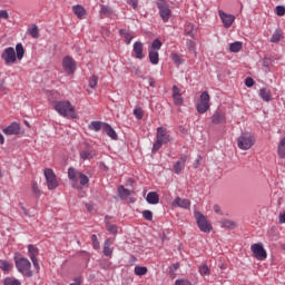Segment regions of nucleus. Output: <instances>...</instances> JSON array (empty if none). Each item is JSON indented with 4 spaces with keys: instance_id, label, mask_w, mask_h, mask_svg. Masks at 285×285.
<instances>
[{
    "instance_id": "obj_61",
    "label": "nucleus",
    "mask_w": 285,
    "mask_h": 285,
    "mask_svg": "<svg viewBox=\"0 0 285 285\" xmlns=\"http://www.w3.org/2000/svg\"><path fill=\"white\" fill-rule=\"evenodd\" d=\"M214 212L217 213V215H222V207H219V205H214Z\"/></svg>"
},
{
    "instance_id": "obj_15",
    "label": "nucleus",
    "mask_w": 285,
    "mask_h": 285,
    "mask_svg": "<svg viewBox=\"0 0 285 285\" xmlns=\"http://www.w3.org/2000/svg\"><path fill=\"white\" fill-rule=\"evenodd\" d=\"M79 155L82 161L90 160L94 159V157H97V153L92 147H87L86 149L80 150Z\"/></svg>"
},
{
    "instance_id": "obj_63",
    "label": "nucleus",
    "mask_w": 285,
    "mask_h": 285,
    "mask_svg": "<svg viewBox=\"0 0 285 285\" xmlns=\"http://www.w3.org/2000/svg\"><path fill=\"white\" fill-rule=\"evenodd\" d=\"M169 268H173L174 272L179 271V263L173 264Z\"/></svg>"
},
{
    "instance_id": "obj_24",
    "label": "nucleus",
    "mask_w": 285,
    "mask_h": 285,
    "mask_svg": "<svg viewBox=\"0 0 285 285\" xmlns=\"http://www.w3.org/2000/svg\"><path fill=\"white\" fill-rule=\"evenodd\" d=\"M110 246H112V240L107 238L104 243V250H102L105 257H110L112 255V249L110 248Z\"/></svg>"
},
{
    "instance_id": "obj_40",
    "label": "nucleus",
    "mask_w": 285,
    "mask_h": 285,
    "mask_svg": "<svg viewBox=\"0 0 285 285\" xmlns=\"http://www.w3.org/2000/svg\"><path fill=\"white\" fill-rule=\"evenodd\" d=\"M91 242H92V248H95V250H99V248H101L99 244V239L97 238L96 234L91 235Z\"/></svg>"
},
{
    "instance_id": "obj_5",
    "label": "nucleus",
    "mask_w": 285,
    "mask_h": 285,
    "mask_svg": "<svg viewBox=\"0 0 285 285\" xmlns=\"http://www.w3.org/2000/svg\"><path fill=\"white\" fill-rule=\"evenodd\" d=\"M198 115H204L210 110V95L208 91H203L199 97V101L196 105Z\"/></svg>"
},
{
    "instance_id": "obj_64",
    "label": "nucleus",
    "mask_w": 285,
    "mask_h": 285,
    "mask_svg": "<svg viewBox=\"0 0 285 285\" xmlns=\"http://www.w3.org/2000/svg\"><path fill=\"white\" fill-rule=\"evenodd\" d=\"M149 86H150L151 88H155L156 82H155V79H154V78H149Z\"/></svg>"
},
{
    "instance_id": "obj_8",
    "label": "nucleus",
    "mask_w": 285,
    "mask_h": 285,
    "mask_svg": "<svg viewBox=\"0 0 285 285\" xmlns=\"http://www.w3.org/2000/svg\"><path fill=\"white\" fill-rule=\"evenodd\" d=\"M1 59L7 66H12V63H17V52L14 51V48H6L1 55Z\"/></svg>"
},
{
    "instance_id": "obj_16",
    "label": "nucleus",
    "mask_w": 285,
    "mask_h": 285,
    "mask_svg": "<svg viewBox=\"0 0 285 285\" xmlns=\"http://www.w3.org/2000/svg\"><path fill=\"white\" fill-rule=\"evenodd\" d=\"M188 159V156L183 155L178 161H176V164L174 165V173H176V175H180L181 171L184 170V168L186 167V161Z\"/></svg>"
},
{
    "instance_id": "obj_17",
    "label": "nucleus",
    "mask_w": 285,
    "mask_h": 285,
    "mask_svg": "<svg viewBox=\"0 0 285 285\" xmlns=\"http://www.w3.org/2000/svg\"><path fill=\"white\" fill-rule=\"evenodd\" d=\"M134 55L136 59H144L146 56L144 55V42L136 41L134 43Z\"/></svg>"
},
{
    "instance_id": "obj_14",
    "label": "nucleus",
    "mask_w": 285,
    "mask_h": 285,
    "mask_svg": "<svg viewBox=\"0 0 285 285\" xmlns=\"http://www.w3.org/2000/svg\"><path fill=\"white\" fill-rule=\"evenodd\" d=\"M4 135H20L21 134V125L18 122H11L8 127L2 129Z\"/></svg>"
},
{
    "instance_id": "obj_39",
    "label": "nucleus",
    "mask_w": 285,
    "mask_h": 285,
    "mask_svg": "<svg viewBox=\"0 0 285 285\" xmlns=\"http://www.w3.org/2000/svg\"><path fill=\"white\" fill-rule=\"evenodd\" d=\"M282 39V33L279 32V30H276L272 38H271V41L272 43H279V40Z\"/></svg>"
},
{
    "instance_id": "obj_27",
    "label": "nucleus",
    "mask_w": 285,
    "mask_h": 285,
    "mask_svg": "<svg viewBox=\"0 0 285 285\" xmlns=\"http://www.w3.org/2000/svg\"><path fill=\"white\" fill-rule=\"evenodd\" d=\"M23 55H26V49L23 48L22 43H18L16 46V59L21 61V59H23Z\"/></svg>"
},
{
    "instance_id": "obj_35",
    "label": "nucleus",
    "mask_w": 285,
    "mask_h": 285,
    "mask_svg": "<svg viewBox=\"0 0 285 285\" xmlns=\"http://www.w3.org/2000/svg\"><path fill=\"white\" fill-rule=\"evenodd\" d=\"M134 271H135V275H138L140 277L142 275H146V273H148V268L145 266H136Z\"/></svg>"
},
{
    "instance_id": "obj_44",
    "label": "nucleus",
    "mask_w": 285,
    "mask_h": 285,
    "mask_svg": "<svg viewBox=\"0 0 285 285\" xmlns=\"http://www.w3.org/2000/svg\"><path fill=\"white\" fill-rule=\"evenodd\" d=\"M119 32L120 35H125V41L127 46H130V42L132 41V37L130 36V33L126 32V30L124 29H120Z\"/></svg>"
},
{
    "instance_id": "obj_51",
    "label": "nucleus",
    "mask_w": 285,
    "mask_h": 285,
    "mask_svg": "<svg viewBox=\"0 0 285 285\" xmlns=\"http://www.w3.org/2000/svg\"><path fill=\"white\" fill-rule=\"evenodd\" d=\"M107 230L109 232V233H111L112 235H117V225H110V224H108L107 225Z\"/></svg>"
},
{
    "instance_id": "obj_3",
    "label": "nucleus",
    "mask_w": 285,
    "mask_h": 285,
    "mask_svg": "<svg viewBox=\"0 0 285 285\" xmlns=\"http://www.w3.org/2000/svg\"><path fill=\"white\" fill-rule=\"evenodd\" d=\"M237 146L240 150H250L255 146V135L244 131L237 138Z\"/></svg>"
},
{
    "instance_id": "obj_46",
    "label": "nucleus",
    "mask_w": 285,
    "mask_h": 285,
    "mask_svg": "<svg viewBox=\"0 0 285 285\" xmlns=\"http://www.w3.org/2000/svg\"><path fill=\"white\" fill-rule=\"evenodd\" d=\"M173 99L176 106H184V98L181 97V94L177 96H173Z\"/></svg>"
},
{
    "instance_id": "obj_19",
    "label": "nucleus",
    "mask_w": 285,
    "mask_h": 285,
    "mask_svg": "<svg viewBox=\"0 0 285 285\" xmlns=\"http://www.w3.org/2000/svg\"><path fill=\"white\" fill-rule=\"evenodd\" d=\"M107 122L102 121H91L88 126L89 130H94L95 132H99V130H102L106 128Z\"/></svg>"
},
{
    "instance_id": "obj_26",
    "label": "nucleus",
    "mask_w": 285,
    "mask_h": 285,
    "mask_svg": "<svg viewBox=\"0 0 285 285\" xmlns=\"http://www.w3.org/2000/svg\"><path fill=\"white\" fill-rule=\"evenodd\" d=\"M28 254L30 259H37L39 257V248L35 245H28Z\"/></svg>"
},
{
    "instance_id": "obj_62",
    "label": "nucleus",
    "mask_w": 285,
    "mask_h": 285,
    "mask_svg": "<svg viewBox=\"0 0 285 285\" xmlns=\"http://www.w3.org/2000/svg\"><path fill=\"white\" fill-rule=\"evenodd\" d=\"M81 277H76L75 283H70L69 285H81Z\"/></svg>"
},
{
    "instance_id": "obj_54",
    "label": "nucleus",
    "mask_w": 285,
    "mask_h": 285,
    "mask_svg": "<svg viewBox=\"0 0 285 285\" xmlns=\"http://www.w3.org/2000/svg\"><path fill=\"white\" fill-rule=\"evenodd\" d=\"M127 3H128L129 6H131V8H132L134 10H137V8H138V6H139V1H137V0H127Z\"/></svg>"
},
{
    "instance_id": "obj_50",
    "label": "nucleus",
    "mask_w": 285,
    "mask_h": 285,
    "mask_svg": "<svg viewBox=\"0 0 285 285\" xmlns=\"http://www.w3.org/2000/svg\"><path fill=\"white\" fill-rule=\"evenodd\" d=\"M186 47L188 48L189 52H195V41L187 40Z\"/></svg>"
},
{
    "instance_id": "obj_20",
    "label": "nucleus",
    "mask_w": 285,
    "mask_h": 285,
    "mask_svg": "<svg viewBox=\"0 0 285 285\" xmlns=\"http://www.w3.org/2000/svg\"><path fill=\"white\" fill-rule=\"evenodd\" d=\"M102 132H106L107 136H109L114 141H117V139H119L117 131H115L112 126H110L108 122L107 125H105V129L102 130Z\"/></svg>"
},
{
    "instance_id": "obj_31",
    "label": "nucleus",
    "mask_w": 285,
    "mask_h": 285,
    "mask_svg": "<svg viewBox=\"0 0 285 285\" xmlns=\"http://www.w3.org/2000/svg\"><path fill=\"white\" fill-rule=\"evenodd\" d=\"M244 48V43L242 41H236L229 45V50L232 52H239Z\"/></svg>"
},
{
    "instance_id": "obj_30",
    "label": "nucleus",
    "mask_w": 285,
    "mask_h": 285,
    "mask_svg": "<svg viewBox=\"0 0 285 285\" xmlns=\"http://www.w3.org/2000/svg\"><path fill=\"white\" fill-rule=\"evenodd\" d=\"M278 157H281V159H285V137L281 139V141L278 142Z\"/></svg>"
},
{
    "instance_id": "obj_45",
    "label": "nucleus",
    "mask_w": 285,
    "mask_h": 285,
    "mask_svg": "<svg viewBox=\"0 0 285 285\" xmlns=\"http://www.w3.org/2000/svg\"><path fill=\"white\" fill-rule=\"evenodd\" d=\"M134 115L136 119H144V110L140 107L134 109Z\"/></svg>"
},
{
    "instance_id": "obj_34",
    "label": "nucleus",
    "mask_w": 285,
    "mask_h": 285,
    "mask_svg": "<svg viewBox=\"0 0 285 285\" xmlns=\"http://www.w3.org/2000/svg\"><path fill=\"white\" fill-rule=\"evenodd\" d=\"M29 35L33 38V39H39V27H37V24H35L33 27L28 29Z\"/></svg>"
},
{
    "instance_id": "obj_43",
    "label": "nucleus",
    "mask_w": 285,
    "mask_h": 285,
    "mask_svg": "<svg viewBox=\"0 0 285 285\" xmlns=\"http://www.w3.org/2000/svg\"><path fill=\"white\" fill-rule=\"evenodd\" d=\"M100 14H106V16L112 14V9L108 6L101 4L100 6Z\"/></svg>"
},
{
    "instance_id": "obj_48",
    "label": "nucleus",
    "mask_w": 285,
    "mask_h": 285,
    "mask_svg": "<svg viewBox=\"0 0 285 285\" xmlns=\"http://www.w3.org/2000/svg\"><path fill=\"white\" fill-rule=\"evenodd\" d=\"M200 275H210V268H208V265H202L199 267Z\"/></svg>"
},
{
    "instance_id": "obj_12",
    "label": "nucleus",
    "mask_w": 285,
    "mask_h": 285,
    "mask_svg": "<svg viewBox=\"0 0 285 285\" xmlns=\"http://www.w3.org/2000/svg\"><path fill=\"white\" fill-rule=\"evenodd\" d=\"M218 14L223 21L224 28H230L233 26V23L235 22V16H233V14H228V13L224 12L223 10H219Z\"/></svg>"
},
{
    "instance_id": "obj_47",
    "label": "nucleus",
    "mask_w": 285,
    "mask_h": 285,
    "mask_svg": "<svg viewBox=\"0 0 285 285\" xmlns=\"http://www.w3.org/2000/svg\"><path fill=\"white\" fill-rule=\"evenodd\" d=\"M142 217L144 219H146L147 222H153V213L149 209H145L142 212Z\"/></svg>"
},
{
    "instance_id": "obj_21",
    "label": "nucleus",
    "mask_w": 285,
    "mask_h": 285,
    "mask_svg": "<svg viewBox=\"0 0 285 285\" xmlns=\"http://www.w3.org/2000/svg\"><path fill=\"white\" fill-rule=\"evenodd\" d=\"M72 12L78 17V19H86V9L81 7V4L73 6Z\"/></svg>"
},
{
    "instance_id": "obj_29",
    "label": "nucleus",
    "mask_w": 285,
    "mask_h": 285,
    "mask_svg": "<svg viewBox=\"0 0 285 285\" xmlns=\"http://www.w3.org/2000/svg\"><path fill=\"white\" fill-rule=\"evenodd\" d=\"M149 61L153 66H157V63H159V52L149 50Z\"/></svg>"
},
{
    "instance_id": "obj_11",
    "label": "nucleus",
    "mask_w": 285,
    "mask_h": 285,
    "mask_svg": "<svg viewBox=\"0 0 285 285\" xmlns=\"http://www.w3.org/2000/svg\"><path fill=\"white\" fill-rule=\"evenodd\" d=\"M62 68L67 75H75L77 70V62L75 59H72V57L67 56L62 60Z\"/></svg>"
},
{
    "instance_id": "obj_57",
    "label": "nucleus",
    "mask_w": 285,
    "mask_h": 285,
    "mask_svg": "<svg viewBox=\"0 0 285 285\" xmlns=\"http://www.w3.org/2000/svg\"><path fill=\"white\" fill-rule=\"evenodd\" d=\"M31 262L33 264V267L36 268V271H39V259L38 258H31Z\"/></svg>"
},
{
    "instance_id": "obj_59",
    "label": "nucleus",
    "mask_w": 285,
    "mask_h": 285,
    "mask_svg": "<svg viewBox=\"0 0 285 285\" xmlns=\"http://www.w3.org/2000/svg\"><path fill=\"white\" fill-rule=\"evenodd\" d=\"M263 66H264V68H268V66H271V58H264Z\"/></svg>"
},
{
    "instance_id": "obj_37",
    "label": "nucleus",
    "mask_w": 285,
    "mask_h": 285,
    "mask_svg": "<svg viewBox=\"0 0 285 285\" xmlns=\"http://www.w3.org/2000/svg\"><path fill=\"white\" fill-rule=\"evenodd\" d=\"M78 175L80 179V186H88V184H90V178H88V176L82 173H79Z\"/></svg>"
},
{
    "instance_id": "obj_52",
    "label": "nucleus",
    "mask_w": 285,
    "mask_h": 285,
    "mask_svg": "<svg viewBox=\"0 0 285 285\" xmlns=\"http://www.w3.org/2000/svg\"><path fill=\"white\" fill-rule=\"evenodd\" d=\"M245 86L247 88H253V86H255V80L253 78H250V77L246 78L245 79Z\"/></svg>"
},
{
    "instance_id": "obj_13",
    "label": "nucleus",
    "mask_w": 285,
    "mask_h": 285,
    "mask_svg": "<svg viewBox=\"0 0 285 285\" xmlns=\"http://www.w3.org/2000/svg\"><path fill=\"white\" fill-rule=\"evenodd\" d=\"M171 206L174 208H185V210H189L190 209V200L178 196L173 200Z\"/></svg>"
},
{
    "instance_id": "obj_9",
    "label": "nucleus",
    "mask_w": 285,
    "mask_h": 285,
    "mask_svg": "<svg viewBox=\"0 0 285 285\" xmlns=\"http://www.w3.org/2000/svg\"><path fill=\"white\" fill-rule=\"evenodd\" d=\"M45 177L49 190H55V188L59 186V183L57 181V175H55L52 169L45 168Z\"/></svg>"
},
{
    "instance_id": "obj_25",
    "label": "nucleus",
    "mask_w": 285,
    "mask_h": 285,
    "mask_svg": "<svg viewBox=\"0 0 285 285\" xmlns=\"http://www.w3.org/2000/svg\"><path fill=\"white\" fill-rule=\"evenodd\" d=\"M222 228H228L229 230H235L237 228V223L229 220V219H223L220 222Z\"/></svg>"
},
{
    "instance_id": "obj_10",
    "label": "nucleus",
    "mask_w": 285,
    "mask_h": 285,
    "mask_svg": "<svg viewBox=\"0 0 285 285\" xmlns=\"http://www.w3.org/2000/svg\"><path fill=\"white\" fill-rule=\"evenodd\" d=\"M250 250L256 257V259L264 261L268 257L266 249H264V245L262 243H256L250 246Z\"/></svg>"
},
{
    "instance_id": "obj_41",
    "label": "nucleus",
    "mask_w": 285,
    "mask_h": 285,
    "mask_svg": "<svg viewBox=\"0 0 285 285\" xmlns=\"http://www.w3.org/2000/svg\"><path fill=\"white\" fill-rule=\"evenodd\" d=\"M150 50H154V51L161 50V40L155 39L151 43Z\"/></svg>"
},
{
    "instance_id": "obj_53",
    "label": "nucleus",
    "mask_w": 285,
    "mask_h": 285,
    "mask_svg": "<svg viewBox=\"0 0 285 285\" xmlns=\"http://www.w3.org/2000/svg\"><path fill=\"white\" fill-rule=\"evenodd\" d=\"M175 285H193L188 279H176Z\"/></svg>"
},
{
    "instance_id": "obj_33",
    "label": "nucleus",
    "mask_w": 285,
    "mask_h": 285,
    "mask_svg": "<svg viewBox=\"0 0 285 285\" xmlns=\"http://www.w3.org/2000/svg\"><path fill=\"white\" fill-rule=\"evenodd\" d=\"M11 268L12 265L8 261H0V269L3 271V273H10Z\"/></svg>"
},
{
    "instance_id": "obj_1",
    "label": "nucleus",
    "mask_w": 285,
    "mask_h": 285,
    "mask_svg": "<svg viewBox=\"0 0 285 285\" xmlns=\"http://www.w3.org/2000/svg\"><path fill=\"white\" fill-rule=\"evenodd\" d=\"M53 108L61 117H70L71 119H75V106H72L70 101H55Z\"/></svg>"
},
{
    "instance_id": "obj_60",
    "label": "nucleus",
    "mask_w": 285,
    "mask_h": 285,
    "mask_svg": "<svg viewBox=\"0 0 285 285\" xmlns=\"http://www.w3.org/2000/svg\"><path fill=\"white\" fill-rule=\"evenodd\" d=\"M9 14L6 10H0V19H8Z\"/></svg>"
},
{
    "instance_id": "obj_36",
    "label": "nucleus",
    "mask_w": 285,
    "mask_h": 285,
    "mask_svg": "<svg viewBox=\"0 0 285 285\" xmlns=\"http://www.w3.org/2000/svg\"><path fill=\"white\" fill-rule=\"evenodd\" d=\"M171 60L174 61V63H177L178 66H181V63H184V59H181V57L179 56V53H175L173 52L170 55Z\"/></svg>"
},
{
    "instance_id": "obj_23",
    "label": "nucleus",
    "mask_w": 285,
    "mask_h": 285,
    "mask_svg": "<svg viewBox=\"0 0 285 285\" xmlns=\"http://www.w3.org/2000/svg\"><path fill=\"white\" fill-rule=\"evenodd\" d=\"M118 195L120 199H128V197L132 195V191H130V189H126L124 185H120L118 187Z\"/></svg>"
},
{
    "instance_id": "obj_38",
    "label": "nucleus",
    "mask_w": 285,
    "mask_h": 285,
    "mask_svg": "<svg viewBox=\"0 0 285 285\" xmlns=\"http://www.w3.org/2000/svg\"><path fill=\"white\" fill-rule=\"evenodd\" d=\"M97 83H99V77L95 75L91 76L89 78V88H92V89L97 88Z\"/></svg>"
},
{
    "instance_id": "obj_56",
    "label": "nucleus",
    "mask_w": 285,
    "mask_h": 285,
    "mask_svg": "<svg viewBox=\"0 0 285 285\" xmlns=\"http://www.w3.org/2000/svg\"><path fill=\"white\" fill-rule=\"evenodd\" d=\"M181 95V90H179V87L177 85L173 86V96Z\"/></svg>"
},
{
    "instance_id": "obj_49",
    "label": "nucleus",
    "mask_w": 285,
    "mask_h": 285,
    "mask_svg": "<svg viewBox=\"0 0 285 285\" xmlns=\"http://www.w3.org/2000/svg\"><path fill=\"white\" fill-rule=\"evenodd\" d=\"M276 14L278 17H284L285 16V7L284 6H277L276 7Z\"/></svg>"
},
{
    "instance_id": "obj_2",
    "label": "nucleus",
    "mask_w": 285,
    "mask_h": 285,
    "mask_svg": "<svg viewBox=\"0 0 285 285\" xmlns=\"http://www.w3.org/2000/svg\"><path fill=\"white\" fill-rule=\"evenodd\" d=\"M14 264L18 273H21L24 277H32V263L21 255L14 256Z\"/></svg>"
},
{
    "instance_id": "obj_4",
    "label": "nucleus",
    "mask_w": 285,
    "mask_h": 285,
    "mask_svg": "<svg viewBox=\"0 0 285 285\" xmlns=\"http://www.w3.org/2000/svg\"><path fill=\"white\" fill-rule=\"evenodd\" d=\"M156 139L157 140L153 146L151 153H157V150H159L164 144H168L173 141V137L168 135V132L166 131V128L164 127L157 128Z\"/></svg>"
},
{
    "instance_id": "obj_32",
    "label": "nucleus",
    "mask_w": 285,
    "mask_h": 285,
    "mask_svg": "<svg viewBox=\"0 0 285 285\" xmlns=\"http://www.w3.org/2000/svg\"><path fill=\"white\" fill-rule=\"evenodd\" d=\"M3 285H21V281L9 276L3 279Z\"/></svg>"
},
{
    "instance_id": "obj_18",
    "label": "nucleus",
    "mask_w": 285,
    "mask_h": 285,
    "mask_svg": "<svg viewBox=\"0 0 285 285\" xmlns=\"http://www.w3.org/2000/svg\"><path fill=\"white\" fill-rule=\"evenodd\" d=\"M212 122L215 125L226 124V114L222 110H216L212 116Z\"/></svg>"
},
{
    "instance_id": "obj_6",
    "label": "nucleus",
    "mask_w": 285,
    "mask_h": 285,
    "mask_svg": "<svg viewBox=\"0 0 285 285\" xmlns=\"http://www.w3.org/2000/svg\"><path fill=\"white\" fill-rule=\"evenodd\" d=\"M156 6L159 10V17L163 19L164 23H168L170 17H173V11H170V6L166 0H157Z\"/></svg>"
},
{
    "instance_id": "obj_22",
    "label": "nucleus",
    "mask_w": 285,
    "mask_h": 285,
    "mask_svg": "<svg viewBox=\"0 0 285 285\" xmlns=\"http://www.w3.org/2000/svg\"><path fill=\"white\" fill-rule=\"evenodd\" d=\"M146 202L151 205L159 204V194H157V191H149L147 194Z\"/></svg>"
},
{
    "instance_id": "obj_58",
    "label": "nucleus",
    "mask_w": 285,
    "mask_h": 285,
    "mask_svg": "<svg viewBox=\"0 0 285 285\" xmlns=\"http://www.w3.org/2000/svg\"><path fill=\"white\" fill-rule=\"evenodd\" d=\"M278 222L279 224H285V212L278 215Z\"/></svg>"
},
{
    "instance_id": "obj_42",
    "label": "nucleus",
    "mask_w": 285,
    "mask_h": 285,
    "mask_svg": "<svg viewBox=\"0 0 285 285\" xmlns=\"http://www.w3.org/2000/svg\"><path fill=\"white\" fill-rule=\"evenodd\" d=\"M68 177L71 181H77V171L75 170L73 167H69Z\"/></svg>"
},
{
    "instance_id": "obj_55",
    "label": "nucleus",
    "mask_w": 285,
    "mask_h": 285,
    "mask_svg": "<svg viewBox=\"0 0 285 285\" xmlns=\"http://www.w3.org/2000/svg\"><path fill=\"white\" fill-rule=\"evenodd\" d=\"M32 193H35L37 196L41 195V191L39 190V187H37V183H32Z\"/></svg>"
},
{
    "instance_id": "obj_28",
    "label": "nucleus",
    "mask_w": 285,
    "mask_h": 285,
    "mask_svg": "<svg viewBox=\"0 0 285 285\" xmlns=\"http://www.w3.org/2000/svg\"><path fill=\"white\" fill-rule=\"evenodd\" d=\"M261 99H263V101H271V90L266 89V88H262L259 89V92H258Z\"/></svg>"
},
{
    "instance_id": "obj_7",
    "label": "nucleus",
    "mask_w": 285,
    "mask_h": 285,
    "mask_svg": "<svg viewBox=\"0 0 285 285\" xmlns=\"http://www.w3.org/2000/svg\"><path fill=\"white\" fill-rule=\"evenodd\" d=\"M196 222H197V226L199 228V230H202V233H210V230H213V225H210L208 223V219H206V216H204V214L202 213H196Z\"/></svg>"
}]
</instances>
